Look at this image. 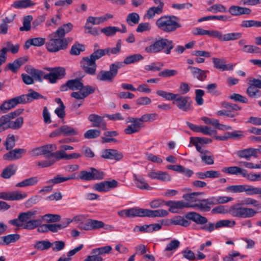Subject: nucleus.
<instances>
[{"instance_id":"nucleus-1","label":"nucleus","mask_w":261,"mask_h":261,"mask_svg":"<svg viewBox=\"0 0 261 261\" xmlns=\"http://www.w3.org/2000/svg\"><path fill=\"white\" fill-rule=\"evenodd\" d=\"M36 214L37 211H29L20 213L17 219L10 220L9 223L15 226L28 230H32L38 227V232H47L48 231V224H42V220L40 218L34 219Z\"/></svg>"},{"instance_id":"nucleus-2","label":"nucleus","mask_w":261,"mask_h":261,"mask_svg":"<svg viewBox=\"0 0 261 261\" xmlns=\"http://www.w3.org/2000/svg\"><path fill=\"white\" fill-rule=\"evenodd\" d=\"M45 69L49 71L48 73H45L43 71L35 69L33 67H28L26 71L30 74L33 80L42 81V77L44 79L48 80L50 83H56L57 80L61 79L65 75V69L61 67L55 68H45Z\"/></svg>"},{"instance_id":"nucleus-3","label":"nucleus","mask_w":261,"mask_h":261,"mask_svg":"<svg viewBox=\"0 0 261 261\" xmlns=\"http://www.w3.org/2000/svg\"><path fill=\"white\" fill-rule=\"evenodd\" d=\"M234 205L244 209L241 216H238V218H252L261 213V202L251 197H246L242 200L241 203H237Z\"/></svg>"},{"instance_id":"nucleus-4","label":"nucleus","mask_w":261,"mask_h":261,"mask_svg":"<svg viewBox=\"0 0 261 261\" xmlns=\"http://www.w3.org/2000/svg\"><path fill=\"white\" fill-rule=\"evenodd\" d=\"M158 28L165 33H171L181 27L179 19L175 16L164 15L155 22Z\"/></svg>"},{"instance_id":"nucleus-5","label":"nucleus","mask_w":261,"mask_h":261,"mask_svg":"<svg viewBox=\"0 0 261 261\" xmlns=\"http://www.w3.org/2000/svg\"><path fill=\"white\" fill-rule=\"evenodd\" d=\"M174 47L173 42L166 38H160L152 44L146 46L145 51L148 54H157L164 50L166 54H170L171 50Z\"/></svg>"},{"instance_id":"nucleus-6","label":"nucleus","mask_w":261,"mask_h":261,"mask_svg":"<svg viewBox=\"0 0 261 261\" xmlns=\"http://www.w3.org/2000/svg\"><path fill=\"white\" fill-rule=\"evenodd\" d=\"M123 66V63L115 62L110 65L109 70L100 71L96 75V79L99 81L112 82L118 74V70Z\"/></svg>"},{"instance_id":"nucleus-7","label":"nucleus","mask_w":261,"mask_h":261,"mask_svg":"<svg viewBox=\"0 0 261 261\" xmlns=\"http://www.w3.org/2000/svg\"><path fill=\"white\" fill-rule=\"evenodd\" d=\"M53 32L48 36V40L45 43L47 50L50 53H57L66 48V43L58 35H54Z\"/></svg>"},{"instance_id":"nucleus-8","label":"nucleus","mask_w":261,"mask_h":261,"mask_svg":"<svg viewBox=\"0 0 261 261\" xmlns=\"http://www.w3.org/2000/svg\"><path fill=\"white\" fill-rule=\"evenodd\" d=\"M237 207L238 205L233 204L229 208H227L224 205H220L213 208L212 213L213 214H229L233 217L238 218V216H241L242 213V211L244 209Z\"/></svg>"},{"instance_id":"nucleus-9","label":"nucleus","mask_w":261,"mask_h":261,"mask_svg":"<svg viewBox=\"0 0 261 261\" xmlns=\"http://www.w3.org/2000/svg\"><path fill=\"white\" fill-rule=\"evenodd\" d=\"M112 250V248L111 246L94 248L91 250V255L88 256L91 261H103V257L106 254H110Z\"/></svg>"},{"instance_id":"nucleus-10","label":"nucleus","mask_w":261,"mask_h":261,"mask_svg":"<svg viewBox=\"0 0 261 261\" xmlns=\"http://www.w3.org/2000/svg\"><path fill=\"white\" fill-rule=\"evenodd\" d=\"M81 66L86 73L92 75L96 74V62L90 56L83 58L81 61Z\"/></svg>"},{"instance_id":"nucleus-11","label":"nucleus","mask_w":261,"mask_h":261,"mask_svg":"<svg viewBox=\"0 0 261 261\" xmlns=\"http://www.w3.org/2000/svg\"><path fill=\"white\" fill-rule=\"evenodd\" d=\"M105 226V223L101 221L86 218L79 228L85 230H91L103 228Z\"/></svg>"},{"instance_id":"nucleus-12","label":"nucleus","mask_w":261,"mask_h":261,"mask_svg":"<svg viewBox=\"0 0 261 261\" xmlns=\"http://www.w3.org/2000/svg\"><path fill=\"white\" fill-rule=\"evenodd\" d=\"M174 100L173 103L176 104L180 110L188 112L192 110V101L189 97L178 95Z\"/></svg>"},{"instance_id":"nucleus-13","label":"nucleus","mask_w":261,"mask_h":261,"mask_svg":"<svg viewBox=\"0 0 261 261\" xmlns=\"http://www.w3.org/2000/svg\"><path fill=\"white\" fill-rule=\"evenodd\" d=\"M127 122L131 123L124 130V133L127 135H131L138 133L144 126V125H142L139 122L137 118L128 117Z\"/></svg>"},{"instance_id":"nucleus-14","label":"nucleus","mask_w":261,"mask_h":261,"mask_svg":"<svg viewBox=\"0 0 261 261\" xmlns=\"http://www.w3.org/2000/svg\"><path fill=\"white\" fill-rule=\"evenodd\" d=\"M23 103L22 97L20 96L12 98L5 101L0 106V111L3 113H6L11 109L15 108L17 105Z\"/></svg>"},{"instance_id":"nucleus-15","label":"nucleus","mask_w":261,"mask_h":261,"mask_svg":"<svg viewBox=\"0 0 261 261\" xmlns=\"http://www.w3.org/2000/svg\"><path fill=\"white\" fill-rule=\"evenodd\" d=\"M104 115L99 116L95 114H90L88 117V120L92 123V126L99 127L103 130H107V124L104 120Z\"/></svg>"},{"instance_id":"nucleus-16","label":"nucleus","mask_w":261,"mask_h":261,"mask_svg":"<svg viewBox=\"0 0 261 261\" xmlns=\"http://www.w3.org/2000/svg\"><path fill=\"white\" fill-rule=\"evenodd\" d=\"M10 151L3 155V159L6 161H14L20 159L25 154L27 150L23 148H15Z\"/></svg>"},{"instance_id":"nucleus-17","label":"nucleus","mask_w":261,"mask_h":261,"mask_svg":"<svg viewBox=\"0 0 261 261\" xmlns=\"http://www.w3.org/2000/svg\"><path fill=\"white\" fill-rule=\"evenodd\" d=\"M166 205L169 207V211L173 213H177L178 210L184 208H191V204L186 203L182 200L169 201L166 203Z\"/></svg>"},{"instance_id":"nucleus-18","label":"nucleus","mask_w":261,"mask_h":261,"mask_svg":"<svg viewBox=\"0 0 261 261\" xmlns=\"http://www.w3.org/2000/svg\"><path fill=\"white\" fill-rule=\"evenodd\" d=\"M169 212L163 209L150 210L141 208V217H164L168 216Z\"/></svg>"},{"instance_id":"nucleus-19","label":"nucleus","mask_w":261,"mask_h":261,"mask_svg":"<svg viewBox=\"0 0 261 261\" xmlns=\"http://www.w3.org/2000/svg\"><path fill=\"white\" fill-rule=\"evenodd\" d=\"M163 222V220L162 224L156 223L149 225L145 224L142 226L136 225L134 228L133 231L150 233L154 231H158L161 229Z\"/></svg>"},{"instance_id":"nucleus-20","label":"nucleus","mask_w":261,"mask_h":261,"mask_svg":"<svg viewBox=\"0 0 261 261\" xmlns=\"http://www.w3.org/2000/svg\"><path fill=\"white\" fill-rule=\"evenodd\" d=\"M101 156L106 159L120 161L123 158L122 153L115 149H106L101 152Z\"/></svg>"},{"instance_id":"nucleus-21","label":"nucleus","mask_w":261,"mask_h":261,"mask_svg":"<svg viewBox=\"0 0 261 261\" xmlns=\"http://www.w3.org/2000/svg\"><path fill=\"white\" fill-rule=\"evenodd\" d=\"M83 86V83L80 79H76L68 81L66 84L62 85L60 87L61 91H66L68 89L75 91L79 90Z\"/></svg>"},{"instance_id":"nucleus-22","label":"nucleus","mask_w":261,"mask_h":261,"mask_svg":"<svg viewBox=\"0 0 261 261\" xmlns=\"http://www.w3.org/2000/svg\"><path fill=\"white\" fill-rule=\"evenodd\" d=\"M148 176L152 179L159 180L164 182L171 180V177L168 173L161 171H151L148 172Z\"/></svg>"},{"instance_id":"nucleus-23","label":"nucleus","mask_w":261,"mask_h":261,"mask_svg":"<svg viewBox=\"0 0 261 261\" xmlns=\"http://www.w3.org/2000/svg\"><path fill=\"white\" fill-rule=\"evenodd\" d=\"M199 202L197 204H191V208H198L200 210L208 212L211 210V205H215L213 197L210 198L199 200Z\"/></svg>"},{"instance_id":"nucleus-24","label":"nucleus","mask_w":261,"mask_h":261,"mask_svg":"<svg viewBox=\"0 0 261 261\" xmlns=\"http://www.w3.org/2000/svg\"><path fill=\"white\" fill-rule=\"evenodd\" d=\"M258 149H254L252 148H248L243 150H239L237 152V155L240 158H244L249 160L251 156H256L257 154L259 152Z\"/></svg>"},{"instance_id":"nucleus-25","label":"nucleus","mask_w":261,"mask_h":261,"mask_svg":"<svg viewBox=\"0 0 261 261\" xmlns=\"http://www.w3.org/2000/svg\"><path fill=\"white\" fill-rule=\"evenodd\" d=\"M186 218L198 224L201 225L206 224L208 221L206 217L202 216L196 212L188 213L186 215Z\"/></svg>"},{"instance_id":"nucleus-26","label":"nucleus","mask_w":261,"mask_h":261,"mask_svg":"<svg viewBox=\"0 0 261 261\" xmlns=\"http://www.w3.org/2000/svg\"><path fill=\"white\" fill-rule=\"evenodd\" d=\"M118 215L121 217H141V208H132L120 211L118 212Z\"/></svg>"},{"instance_id":"nucleus-27","label":"nucleus","mask_w":261,"mask_h":261,"mask_svg":"<svg viewBox=\"0 0 261 261\" xmlns=\"http://www.w3.org/2000/svg\"><path fill=\"white\" fill-rule=\"evenodd\" d=\"M135 184L136 187L141 190H151L152 188L146 182L144 178L140 175H133Z\"/></svg>"},{"instance_id":"nucleus-28","label":"nucleus","mask_w":261,"mask_h":261,"mask_svg":"<svg viewBox=\"0 0 261 261\" xmlns=\"http://www.w3.org/2000/svg\"><path fill=\"white\" fill-rule=\"evenodd\" d=\"M229 13L233 16H239L243 14H249L251 11L250 9L238 6H231L228 10Z\"/></svg>"},{"instance_id":"nucleus-29","label":"nucleus","mask_w":261,"mask_h":261,"mask_svg":"<svg viewBox=\"0 0 261 261\" xmlns=\"http://www.w3.org/2000/svg\"><path fill=\"white\" fill-rule=\"evenodd\" d=\"M188 69L190 70L194 78H196L200 81H203L206 79L207 77L206 73L208 72L207 70H202L198 68L193 66H189Z\"/></svg>"},{"instance_id":"nucleus-30","label":"nucleus","mask_w":261,"mask_h":261,"mask_svg":"<svg viewBox=\"0 0 261 261\" xmlns=\"http://www.w3.org/2000/svg\"><path fill=\"white\" fill-rule=\"evenodd\" d=\"M179 245L180 242L177 240L171 241L170 243L167 245L164 250L165 255L168 257H170L173 254V252L179 247Z\"/></svg>"},{"instance_id":"nucleus-31","label":"nucleus","mask_w":261,"mask_h":261,"mask_svg":"<svg viewBox=\"0 0 261 261\" xmlns=\"http://www.w3.org/2000/svg\"><path fill=\"white\" fill-rule=\"evenodd\" d=\"M242 34L240 32H232L223 34L220 32L219 40L221 41H233L240 39Z\"/></svg>"},{"instance_id":"nucleus-32","label":"nucleus","mask_w":261,"mask_h":261,"mask_svg":"<svg viewBox=\"0 0 261 261\" xmlns=\"http://www.w3.org/2000/svg\"><path fill=\"white\" fill-rule=\"evenodd\" d=\"M73 29V25L71 23L68 22L61 25L57 30L54 33V35H58V37H65V35L69 33Z\"/></svg>"},{"instance_id":"nucleus-33","label":"nucleus","mask_w":261,"mask_h":261,"mask_svg":"<svg viewBox=\"0 0 261 261\" xmlns=\"http://www.w3.org/2000/svg\"><path fill=\"white\" fill-rule=\"evenodd\" d=\"M75 178V173H73L72 175H69L67 177H63L61 175H57L53 178L47 180L46 183L54 185L55 184L63 182L70 179H73Z\"/></svg>"},{"instance_id":"nucleus-34","label":"nucleus","mask_w":261,"mask_h":261,"mask_svg":"<svg viewBox=\"0 0 261 261\" xmlns=\"http://www.w3.org/2000/svg\"><path fill=\"white\" fill-rule=\"evenodd\" d=\"M28 94L20 95V97H22L23 103L30 102L34 99H38L42 97V95L37 92L32 90H30Z\"/></svg>"},{"instance_id":"nucleus-35","label":"nucleus","mask_w":261,"mask_h":261,"mask_svg":"<svg viewBox=\"0 0 261 261\" xmlns=\"http://www.w3.org/2000/svg\"><path fill=\"white\" fill-rule=\"evenodd\" d=\"M222 172L229 174L239 175L241 174L243 177L246 172V170L242 169L237 166H232L229 167H224L222 169Z\"/></svg>"},{"instance_id":"nucleus-36","label":"nucleus","mask_w":261,"mask_h":261,"mask_svg":"<svg viewBox=\"0 0 261 261\" xmlns=\"http://www.w3.org/2000/svg\"><path fill=\"white\" fill-rule=\"evenodd\" d=\"M213 62L214 67L216 68L221 69L222 71L233 69V66L232 65H230L229 68L227 67V66L225 64L226 61L224 59L214 58L213 59Z\"/></svg>"},{"instance_id":"nucleus-37","label":"nucleus","mask_w":261,"mask_h":261,"mask_svg":"<svg viewBox=\"0 0 261 261\" xmlns=\"http://www.w3.org/2000/svg\"><path fill=\"white\" fill-rule=\"evenodd\" d=\"M27 61L26 58H19L15 60L13 63L8 64L9 69L13 72H16L20 67Z\"/></svg>"},{"instance_id":"nucleus-38","label":"nucleus","mask_w":261,"mask_h":261,"mask_svg":"<svg viewBox=\"0 0 261 261\" xmlns=\"http://www.w3.org/2000/svg\"><path fill=\"white\" fill-rule=\"evenodd\" d=\"M105 137L101 138V142L102 143H110L116 142L117 140L113 137H116L118 135V133L117 131H107L103 133Z\"/></svg>"},{"instance_id":"nucleus-39","label":"nucleus","mask_w":261,"mask_h":261,"mask_svg":"<svg viewBox=\"0 0 261 261\" xmlns=\"http://www.w3.org/2000/svg\"><path fill=\"white\" fill-rule=\"evenodd\" d=\"M202 194L199 192H193L191 193L184 194L182 198L186 200V203H189L191 204H197L196 202L198 201L197 196Z\"/></svg>"},{"instance_id":"nucleus-40","label":"nucleus","mask_w":261,"mask_h":261,"mask_svg":"<svg viewBox=\"0 0 261 261\" xmlns=\"http://www.w3.org/2000/svg\"><path fill=\"white\" fill-rule=\"evenodd\" d=\"M34 5L31 0H18L14 2L11 7L15 9H23Z\"/></svg>"},{"instance_id":"nucleus-41","label":"nucleus","mask_w":261,"mask_h":261,"mask_svg":"<svg viewBox=\"0 0 261 261\" xmlns=\"http://www.w3.org/2000/svg\"><path fill=\"white\" fill-rule=\"evenodd\" d=\"M39 181V178L37 176L31 177L25 179L16 185L17 187H25L35 185Z\"/></svg>"},{"instance_id":"nucleus-42","label":"nucleus","mask_w":261,"mask_h":261,"mask_svg":"<svg viewBox=\"0 0 261 261\" xmlns=\"http://www.w3.org/2000/svg\"><path fill=\"white\" fill-rule=\"evenodd\" d=\"M14 118L9 119V128L12 129L13 130H17L20 129L23 123V118L22 117H19L16 118L14 121L11 120Z\"/></svg>"},{"instance_id":"nucleus-43","label":"nucleus","mask_w":261,"mask_h":261,"mask_svg":"<svg viewBox=\"0 0 261 261\" xmlns=\"http://www.w3.org/2000/svg\"><path fill=\"white\" fill-rule=\"evenodd\" d=\"M140 20V17L136 12L129 13L126 18V22L130 26H134L138 24Z\"/></svg>"},{"instance_id":"nucleus-44","label":"nucleus","mask_w":261,"mask_h":261,"mask_svg":"<svg viewBox=\"0 0 261 261\" xmlns=\"http://www.w3.org/2000/svg\"><path fill=\"white\" fill-rule=\"evenodd\" d=\"M16 139L13 134H9L7 135L6 140L4 143V145L6 149L9 150L12 149L15 146Z\"/></svg>"},{"instance_id":"nucleus-45","label":"nucleus","mask_w":261,"mask_h":261,"mask_svg":"<svg viewBox=\"0 0 261 261\" xmlns=\"http://www.w3.org/2000/svg\"><path fill=\"white\" fill-rule=\"evenodd\" d=\"M170 221L171 223L172 224L180 225L184 227H187L190 224V222L188 220L180 216H176L172 219Z\"/></svg>"},{"instance_id":"nucleus-46","label":"nucleus","mask_w":261,"mask_h":261,"mask_svg":"<svg viewBox=\"0 0 261 261\" xmlns=\"http://www.w3.org/2000/svg\"><path fill=\"white\" fill-rule=\"evenodd\" d=\"M246 93L251 98H258L261 96V91L254 87L253 85H250L247 88Z\"/></svg>"},{"instance_id":"nucleus-47","label":"nucleus","mask_w":261,"mask_h":261,"mask_svg":"<svg viewBox=\"0 0 261 261\" xmlns=\"http://www.w3.org/2000/svg\"><path fill=\"white\" fill-rule=\"evenodd\" d=\"M143 59V57L139 54H134L126 57L123 61L125 64H130L137 62Z\"/></svg>"},{"instance_id":"nucleus-48","label":"nucleus","mask_w":261,"mask_h":261,"mask_svg":"<svg viewBox=\"0 0 261 261\" xmlns=\"http://www.w3.org/2000/svg\"><path fill=\"white\" fill-rule=\"evenodd\" d=\"M214 204H224L233 200L231 197L226 196H219L212 197Z\"/></svg>"},{"instance_id":"nucleus-49","label":"nucleus","mask_w":261,"mask_h":261,"mask_svg":"<svg viewBox=\"0 0 261 261\" xmlns=\"http://www.w3.org/2000/svg\"><path fill=\"white\" fill-rule=\"evenodd\" d=\"M52 246L51 243L48 241H40L36 243L34 245V248L39 250H44L48 249Z\"/></svg>"},{"instance_id":"nucleus-50","label":"nucleus","mask_w":261,"mask_h":261,"mask_svg":"<svg viewBox=\"0 0 261 261\" xmlns=\"http://www.w3.org/2000/svg\"><path fill=\"white\" fill-rule=\"evenodd\" d=\"M156 93L158 96L162 97L168 100H174L178 96V94L168 92L161 90L156 91Z\"/></svg>"},{"instance_id":"nucleus-51","label":"nucleus","mask_w":261,"mask_h":261,"mask_svg":"<svg viewBox=\"0 0 261 261\" xmlns=\"http://www.w3.org/2000/svg\"><path fill=\"white\" fill-rule=\"evenodd\" d=\"M33 20V17L31 15H28L24 17L23 19V26L19 28L21 32L29 31L31 29V22Z\"/></svg>"},{"instance_id":"nucleus-52","label":"nucleus","mask_w":261,"mask_h":261,"mask_svg":"<svg viewBox=\"0 0 261 261\" xmlns=\"http://www.w3.org/2000/svg\"><path fill=\"white\" fill-rule=\"evenodd\" d=\"M164 66L163 63L159 62H154L145 66V69L147 71H160Z\"/></svg>"},{"instance_id":"nucleus-53","label":"nucleus","mask_w":261,"mask_h":261,"mask_svg":"<svg viewBox=\"0 0 261 261\" xmlns=\"http://www.w3.org/2000/svg\"><path fill=\"white\" fill-rule=\"evenodd\" d=\"M121 48V41L119 40L116 45V47L113 48H106L105 49L106 55L110 56L112 54L116 55L118 54Z\"/></svg>"},{"instance_id":"nucleus-54","label":"nucleus","mask_w":261,"mask_h":261,"mask_svg":"<svg viewBox=\"0 0 261 261\" xmlns=\"http://www.w3.org/2000/svg\"><path fill=\"white\" fill-rule=\"evenodd\" d=\"M62 135L64 136H74L77 134V131L68 125H63L60 127Z\"/></svg>"},{"instance_id":"nucleus-55","label":"nucleus","mask_w":261,"mask_h":261,"mask_svg":"<svg viewBox=\"0 0 261 261\" xmlns=\"http://www.w3.org/2000/svg\"><path fill=\"white\" fill-rule=\"evenodd\" d=\"M10 118L8 114L0 117V133L9 129V119Z\"/></svg>"},{"instance_id":"nucleus-56","label":"nucleus","mask_w":261,"mask_h":261,"mask_svg":"<svg viewBox=\"0 0 261 261\" xmlns=\"http://www.w3.org/2000/svg\"><path fill=\"white\" fill-rule=\"evenodd\" d=\"M163 12V11L160 10L159 8H156L155 6H153L148 9L146 16L148 19H152L156 14L160 15Z\"/></svg>"},{"instance_id":"nucleus-57","label":"nucleus","mask_w":261,"mask_h":261,"mask_svg":"<svg viewBox=\"0 0 261 261\" xmlns=\"http://www.w3.org/2000/svg\"><path fill=\"white\" fill-rule=\"evenodd\" d=\"M236 224L234 221L230 220H222L218 221L216 223V229H218L223 227H232Z\"/></svg>"},{"instance_id":"nucleus-58","label":"nucleus","mask_w":261,"mask_h":261,"mask_svg":"<svg viewBox=\"0 0 261 261\" xmlns=\"http://www.w3.org/2000/svg\"><path fill=\"white\" fill-rule=\"evenodd\" d=\"M20 236L18 234H11L3 237L4 243L5 245H8L10 243H14L18 240Z\"/></svg>"},{"instance_id":"nucleus-59","label":"nucleus","mask_w":261,"mask_h":261,"mask_svg":"<svg viewBox=\"0 0 261 261\" xmlns=\"http://www.w3.org/2000/svg\"><path fill=\"white\" fill-rule=\"evenodd\" d=\"M40 219L45 220L47 222H56L59 221L61 217L60 215L48 214L40 217Z\"/></svg>"},{"instance_id":"nucleus-60","label":"nucleus","mask_w":261,"mask_h":261,"mask_svg":"<svg viewBox=\"0 0 261 261\" xmlns=\"http://www.w3.org/2000/svg\"><path fill=\"white\" fill-rule=\"evenodd\" d=\"M119 31L120 29L117 27H107L102 29L101 31L107 36H112Z\"/></svg>"},{"instance_id":"nucleus-61","label":"nucleus","mask_w":261,"mask_h":261,"mask_svg":"<svg viewBox=\"0 0 261 261\" xmlns=\"http://www.w3.org/2000/svg\"><path fill=\"white\" fill-rule=\"evenodd\" d=\"M84 50H85V46L83 44L75 43L72 46L70 53L72 55H78Z\"/></svg>"},{"instance_id":"nucleus-62","label":"nucleus","mask_w":261,"mask_h":261,"mask_svg":"<svg viewBox=\"0 0 261 261\" xmlns=\"http://www.w3.org/2000/svg\"><path fill=\"white\" fill-rule=\"evenodd\" d=\"M15 171L16 168L14 166H9L3 170L1 175L3 178H9L15 174Z\"/></svg>"},{"instance_id":"nucleus-63","label":"nucleus","mask_w":261,"mask_h":261,"mask_svg":"<svg viewBox=\"0 0 261 261\" xmlns=\"http://www.w3.org/2000/svg\"><path fill=\"white\" fill-rule=\"evenodd\" d=\"M100 131L98 129H91L86 131L84 136L86 139H94L99 137Z\"/></svg>"},{"instance_id":"nucleus-64","label":"nucleus","mask_w":261,"mask_h":261,"mask_svg":"<svg viewBox=\"0 0 261 261\" xmlns=\"http://www.w3.org/2000/svg\"><path fill=\"white\" fill-rule=\"evenodd\" d=\"M207 11L217 13V12H226L227 9L221 4H215L207 8Z\"/></svg>"}]
</instances>
